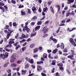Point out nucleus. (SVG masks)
<instances>
[{
	"label": "nucleus",
	"mask_w": 76,
	"mask_h": 76,
	"mask_svg": "<svg viewBox=\"0 0 76 76\" xmlns=\"http://www.w3.org/2000/svg\"><path fill=\"white\" fill-rule=\"evenodd\" d=\"M71 54L68 56L67 58H70L72 60H75V59L73 58L74 57V56L75 55V51H74V50H71Z\"/></svg>",
	"instance_id": "obj_1"
},
{
	"label": "nucleus",
	"mask_w": 76,
	"mask_h": 76,
	"mask_svg": "<svg viewBox=\"0 0 76 76\" xmlns=\"http://www.w3.org/2000/svg\"><path fill=\"white\" fill-rule=\"evenodd\" d=\"M4 32L5 33H7L6 38L7 39H8L9 38L10 36L11 35V33L13 32V30H12L9 32L7 31V30H5Z\"/></svg>",
	"instance_id": "obj_2"
},
{
	"label": "nucleus",
	"mask_w": 76,
	"mask_h": 76,
	"mask_svg": "<svg viewBox=\"0 0 76 76\" xmlns=\"http://www.w3.org/2000/svg\"><path fill=\"white\" fill-rule=\"evenodd\" d=\"M23 31L24 32H26V31L27 33H29V31H30V29L28 27V26H25L23 28Z\"/></svg>",
	"instance_id": "obj_3"
},
{
	"label": "nucleus",
	"mask_w": 76,
	"mask_h": 76,
	"mask_svg": "<svg viewBox=\"0 0 76 76\" xmlns=\"http://www.w3.org/2000/svg\"><path fill=\"white\" fill-rule=\"evenodd\" d=\"M48 31V28H47L46 26L44 27L42 30V31L43 32V34L47 33Z\"/></svg>",
	"instance_id": "obj_4"
},
{
	"label": "nucleus",
	"mask_w": 76,
	"mask_h": 76,
	"mask_svg": "<svg viewBox=\"0 0 76 76\" xmlns=\"http://www.w3.org/2000/svg\"><path fill=\"white\" fill-rule=\"evenodd\" d=\"M28 38V35L27 34L26 36L23 34H22L21 35V37H19L20 39H22L23 38Z\"/></svg>",
	"instance_id": "obj_5"
},
{
	"label": "nucleus",
	"mask_w": 76,
	"mask_h": 76,
	"mask_svg": "<svg viewBox=\"0 0 76 76\" xmlns=\"http://www.w3.org/2000/svg\"><path fill=\"white\" fill-rule=\"evenodd\" d=\"M37 70L39 72H41L42 70V67L41 66L38 65L37 66Z\"/></svg>",
	"instance_id": "obj_6"
},
{
	"label": "nucleus",
	"mask_w": 76,
	"mask_h": 76,
	"mask_svg": "<svg viewBox=\"0 0 76 76\" xmlns=\"http://www.w3.org/2000/svg\"><path fill=\"white\" fill-rule=\"evenodd\" d=\"M15 39H9V41L8 42V44H14L15 41Z\"/></svg>",
	"instance_id": "obj_7"
},
{
	"label": "nucleus",
	"mask_w": 76,
	"mask_h": 76,
	"mask_svg": "<svg viewBox=\"0 0 76 76\" xmlns=\"http://www.w3.org/2000/svg\"><path fill=\"white\" fill-rule=\"evenodd\" d=\"M31 10L33 11V12L34 13H37V11H37V9L36 8H35V6H33L32 7Z\"/></svg>",
	"instance_id": "obj_8"
},
{
	"label": "nucleus",
	"mask_w": 76,
	"mask_h": 76,
	"mask_svg": "<svg viewBox=\"0 0 76 76\" xmlns=\"http://www.w3.org/2000/svg\"><path fill=\"white\" fill-rule=\"evenodd\" d=\"M37 16H34L32 18V19H31V21H35V20H36L37 19Z\"/></svg>",
	"instance_id": "obj_9"
},
{
	"label": "nucleus",
	"mask_w": 76,
	"mask_h": 76,
	"mask_svg": "<svg viewBox=\"0 0 76 76\" xmlns=\"http://www.w3.org/2000/svg\"><path fill=\"white\" fill-rule=\"evenodd\" d=\"M74 1H75V0H68V2H67V4H71V3H73Z\"/></svg>",
	"instance_id": "obj_10"
},
{
	"label": "nucleus",
	"mask_w": 76,
	"mask_h": 76,
	"mask_svg": "<svg viewBox=\"0 0 76 76\" xmlns=\"http://www.w3.org/2000/svg\"><path fill=\"white\" fill-rule=\"evenodd\" d=\"M27 72V71L26 70H22L21 71V75H25L26 73Z\"/></svg>",
	"instance_id": "obj_11"
},
{
	"label": "nucleus",
	"mask_w": 76,
	"mask_h": 76,
	"mask_svg": "<svg viewBox=\"0 0 76 76\" xmlns=\"http://www.w3.org/2000/svg\"><path fill=\"white\" fill-rule=\"evenodd\" d=\"M40 27L41 26H36L34 28V29L35 30V31H36L37 30L38 31L40 28Z\"/></svg>",
	"instance_id": "obj_12"
},
{
	"label": "nucleus",
	"mask_w": 76,
	"mask_h": 76,
	"mask_svg": "<svg viewBox=\"0 0 76 76\" xmlns=\"http://www.w3.org/2000/svg\"><path fill=\"white\" fill-rule=\"evenodd\" d=\"M69 41H70V43L73 44V42H74V39L73 38H69Z\"/></svg>",
	"instance_id": "obj_13"
},
{
	"label": "nucleus",
	"mask_w": 76,
	"mask_h": 76,
	"mask_svg": "<svg viewBox=\"0 0 76 76\" xmlns=\"http://www.w3.org/2000/svg\"><path fill=\"white\" fill-rule=\"evenodd\" d=\"M12 46V45L10 44H9L7 45L5 47V48H11Z\"/></svg>",
	"instance_id": "obj_14"
},
{
	"label": "nucleus",
	"mask_w": 76,
	"mask_h": 76,
	"mask_svg": "<svg viewBox=\"0 0 76 76\" xmlns=\"http://www.w3.org/2000/svg\"><path fill=\"white\" fill-rule=\"evenodd\" d=\"M3 55L4 58H7V57L9 56V53H5V54H4V53H3Z\"/></svg>",
	"instance_id": "obj_15"
},
{
	"label": "nucleus",
	"mask_w": 76,
	"mask_h": 76,
	"mask_svg": "<svg viewBox=\"0 0 76 76\" xmlns=\"http://www.w3.org/2000/svg\"><path fill=\"white\" fill-rule=\"evenodd\" d=\"M50 8L51 12H52L53 13V14L54 13V10L52 6H51L50 7Z\"/></svg>",
	"instance_id": "obj_16"
},
{
	"label": "nucleus",
	"mask_w": 76,
	"mask_h": 76,
	"mask_svg": "<svg viewBox=\"0 0 76 76\" xmlns=\"http://www.w3.org/2000/svg\"><path fill=\"white\" fill-rule=\"evenodd\" d=\"M56 7L57 8H58V12L60 10V6L59 5H56Z\"/></svg>",
	"instance_id": "obj_17"
},
{
	"label": "nucleus",
	"mask_w": 76,
	"mask_h": 76,
	"mask_svg": "<svg viewBox=\"0 0 76 76\" xmlns=\"http://www.w3.org/2000/svg\"><path fill=\"white\" fill-rule=\"evenodd\" d=\"M52 63H51V65L54 66L56 65V61L54 60H53L52 61Z\"/></svg>",
	"instance_id": "obj_18"
},
{
	"label": "nucleus",
	"mask_w": 76,
	"mask_h": 76,
	"mask_svg": "<svg viewBox=\"0 0 76 76\" xmlns=\"http://www.w3.org/2000/svg\"><path fill=\"white\" fill-rule=\"evenodd\" d=\"M57 51H58V49L57 48H56L53 51L52 53H53V54H55V53H57Z\"/></svg>",
	"instance_id": "obj_19"
},
{
	"label": "nucleus",
	"mask_w": 76,
	"mask_h": 76,
	"mask_svg": "<svg viewBox=\"0 0 76 76\" xmlns=\"http://www.w3.org/2000/svg\"><path fill=\"white\" fill-rule=\"evenodd\" d=\"M61 49H64V44L63 43H61Z\"/></svg>",
	"instance_id": "obj_20"
},
{
	"label": "nucleus",
	"mask_w": 76,
	"mask_h": 76,
	"mask_svg": "<svg viewBox=\"0 0 76 76\" xmlns=\"http://www.w3.org/2000/svg\"><path fill=\"white\" fill-rule=\"evenodd\" d=\"M57 66H59V67H63V63H60L59 64H57Z\"/></svg>",
	"instance_id": "obj_21"
},
{
	"label": "nucleus",
	"mask_w": 76,
	"mask_h": 76,
	"mask_svg": "<svg viewBox=\"0 0 76 76\" xmlns=\"http://www.w3.org/2000/svg\"><path fill=\"white\" fill-rule=\"evenodd\" d=\"M71 10H69V11L67 12L66 15V17H67V16H69V15H70V12Z\"/></svg>",
	"instance_id": "obj_22"
},
{
	"label": "nucleus",
	"mask_w": 76,
	"mask_h": 76,
	"mask_svg": "<svg viewBox=\"0 0 76 76\" xmlns=\"http://www.w3.org/2000/svg\"><path fill=\"white\" fill-rule=\"evenodd\" d=\"M43 63H44L43 61H37V64H43Z\"/></svg>",
	"instance_id": "obj_23"
},
{
	"label": "nucleus",
	"mask_w": 76,
	"mask_h": 76,
	"mask_svg": "<svg viewBox=\"0 0 76 76\" xmlns=\"http://www.w3.org/2000/svg\"><path fill=\"white\" fill-rule=\"evenodd\" d=\"M38 48H35L33 50L34 53H35L37 52H38Z\"/></svg>",
	"instance_id": "obj_24"
},
{
	"label": "nucleus",
	"mask_w": 76,
	"mask_h": 76,
	"mask_svg": "<svg viewBox=\"0 0 76 76\" xmlns=\"http://www.w3.org/2000/svg\"><path fill=\"white\" fill-rule=\"evenodd\" d=\"M11 58L12 59L16 60V55L14 54H13L11 56Z\"/></svg>",
	"instance_id": "obj_25"
},
{
	"label": "nucleus",
	"mask_w": 76,
	"mask_h": 76,
	"mask_svg": "<svg viewBox=\"0 0 76 76\" xmlns=\"http://www.w3.org/2000/svg\"><path fill=\"white\" fill-rule=\"evenodd\" d=\"M29 62L31 64H33V63H34V61L33 60V59L32 58L30 59V61H29Z\"/></svg>",
	"instance_id": "obj_26"
},
{
	"label": "nucleus",
	"mask_w": 76,
	"mask_h": 76,
	"mask_svg": "<svg viewBox=\"0 0 76 76\" xmlns=\"http://www.w3.org/2000/svg\"><path fill=\"white\" fill-rule=\"evenodd\" d=\"M43 57L44 58H47V54L46 53H44L43 55Z\"/></svg>",
	"instance_id": "obj_27"
},
{
	"label": "nucleus",
	"mask_w": 76,
	"mask_h": 76,
	"mask_svg": "<svg viewBox=\"0 0 76 76\" xmlns=\"http://www.w3.org/2000/svg\"><path fill=\"white\" fill-rule=\"evenodd\" d=\"M16 66H17V65L15 63H13L11 64V66L12 67H16Z\"/></svg>",
	"instance_id": "obj_28"
},
{
	"label": "nucleus",
	"mask_w": 76,
	"mask_h": 76,
	"mask_svg": "<svg viewBox=\"0 0 76 76\" xmlns=\"http://www.w3.org/2000/svg\"><path fill=\"white\" fill-rule=\"evenodd\" d=\"M21 15L22 16L23 15H26V13H25V12H23V10L21 11Z\"/></svg>",
	"instance_id": "obj_29"
},
{
	"label": "nucleus",
	"mask_w": 76,
	"mask_h": 76,
	"mask_svg": "<svg viewBox=\"0 0 76 76\" xmlns=\"http://www.w3.org/2000/svg\"><path fill=\"white\" fill-rule=\"evenodd\" d=\"M35 45V44H31L30 45V48H34Z\"/></svg>",
	"instance_id": "obj_30"
},
{
	"label": "nucleus",
	"mask_w": 76,
	"mask_h": 76,
	"mask_svg": "<svg viewBox=\"0 0 76 76\" xmlns=\"http://www.w3.org/2000/svg\"><path fill=\"white\" fill-rule=\"evenodd\" d=\"M0 9H1V10H2V12H4V11L5 10H4V8L2 6H1V7H0Z\"/></svg>",
	"instance_id": "obj_31"
},
{
	"label": "nucleus",
	"mask_w": 76,
	"mask_h": 76,
	"mask_svg": "<svg viewBox=\"0 0 76 76\" xmlns=\"http://www.w3.org/2000/svg\"><path fill=\"white\" fill-rule=\"evenodd\" d=\"M28 14H31V9H28Z\"/></svg>",
	"instance_id": "obj_32"
},
{
	"label": "nucleus",
	"mask_w": 76,
	"mask_h": 76,
	"mask_svg": "<svg viewBox=\"0 0 76 76\" xmlns=\"http://www.w3.org/2000/svg\"><path fill=\"white\" fill-rule=\"evenodd\" d=\"M48 10V8H47V7H45L43 8V11L44 12H45L47 10Z\"/></svg>",
	"instance_id": "obj_33"
},
{
	"label": "nucleus",
	"mask_w": 76,
	"mask_h": 76,
	"mask_svg": "<svg viewBox=\"0 0 76 76\" xmlns=\"http://www.w3.org/2000/svg\"><path fill=\"white\" fill-rule=\"evenodd\" d=\"M25 59L28 62H29V61H30V60H31V59L30 58H28V57L26 58Z\"/></svg>",
	"instance_id": "obj_34"
},
{
	"label": "nucleus",
	"mask_w": 76,
	"mask_h": 76,
	"mask_svg": "<svg viewBox=\"0 0 76 76\" xmlns=\"http://www.w3.org/2000/svg\"><path fill=\"white\" fill-rule=\"evenodd\" d=\"M70 15H72V16H75V12L74 11H72V12L70 13Z\"/></svg>",
	"instance_id": "obj_35"
},
{
	"label": "nucleus",
	"mask_w": 76,
	"mask_h": 76,
	"mask_svg": "<svg viewBox=\"0 0 76 76\" xmlns=\"http://www.w3.org/2000/svg\"><path fill=\"white\" fill-rule=\"evenodd\" d=\"M53 41L54 43H57V40L55 38H54L52 40Z\"/></svg>",
	"instance_id": "obj_36"
},
{
	"label": "nucleus",
	"mask_w": 76,
	"mask_h": 76,
	"mask_svg": "<svg viewBox=\"0 0 76 76\" xmlns=\"http://www.w3.org/2000/svg\"><path fill=\"white\" fill-rule=\"evenodd\" d=\"M29 67V64H26L25 66V69H28Z\"/></svg>",
	"instance_id": "obj_37"
},
{
	"label": "nucleus",
	"mask_w": 76,
	"mask_h": 76,
	"mask_svg": "<svg viewBox=\"0 0 76 76\" xmlns=\"http://www.w3.org/2000/svg\"><path fill=\"white\" fill-rule=\"evenodd\" d=\"M11 2L13 4H16V0H11Z\"/></svg>",
	"instance_id": "obj_38"
},
{
	"label": "nucleus",
	"mask_w": 76,
	"mask_h": 76,
	"mask_svg": "<svg viewBox=\"0 0 76 76\" xmlns=\"http://www.w3.org/2000/svg\"><path fill=\"white\" fill-rule=\"evenodd\" d=\"M59 68L61 71H64V69L62 66L59 67Z\"/></svg>",
	"instance_id": "obj_39"
},
{
	"label": "nucleus",
	"mask_w": 76,
	"mask_h": 76,
	"mask_svg": "<svg viewBox=\"0 0 76 76\" xmlns=\"http://www.w3.org/2000/svg\"><path fill=\"white\" fill-rule=\"evenodd\" d=\"M48 36V34H45L44 36H43V38H46V37H47V36Z\"/></svg>",
	"instance_id": "obj_40"
},
{
	"label": "nucleus",
	"mask_w": 76,
	"mask_h": 76,
	"mask_svg": "<svg viewBox=\"0 0 76 76\" xmlns=\"http://www.w3.org/2000/svg\"><path fill=\"white\" fill-rule=\"evenodd\" d=\"M42 23V22L41 21H39L37 23V25H41Z\"/></svg>",
	"instance_id": "obj_41"
},
{
	"label": "nucleus",
	"mask_w": 76,
	"mask_h": 76,
	"mask_svg": "<svg viewBox=\"0 0 76 76\" xmlns=\"http://www.w3.org/2000/svg\"><path fill=\"white\" fill-rule=\"evenodd\" d=\"M67 48H65L63 50V52L64 53L67 52Z\"/></svg>",
	"instance_id": "obj_42"
},
{
	"label": "nucleus",
	"mask_w": 76,
	"mask_h": 76,
	"mask_svg": "<svg viewBox=\"0 0 76 76\" xmlns=\"http://www.w3.org/2000/svg\"><path fill=\"white\" fill-rule=\"evenodd\" d=\"M37 34V32H36L34 33H33L31 35V37H33V36H35Z\"/></svg>",
	"instance_id": "obj_43"
},
{
	"label": "nucleus",
	"mask_w": 76,
	"mask_h": 76,
	"mask_svg": "<svg viewBox=\"0 0 76 76\" xmlns=\"http://www.w3.org/2000/svg\"><path fill=\"white\" fill-rule=\"evenodd\" d=\"M19 43L18 42H16L15 43H13V45H14V46H15V47L17 46L18 45V43Z\"/></svg>",
	"instance_id": "obj_44"
},
{
	"label": "nucleus",
	"mask_w": 76,
	"mask_h": 76,
	"mask_svg": "<svg viewBox=\"0 0 76 76\" xmlns=\"http://www.w3.org/2000/svg\"><path fill=\"white\" fill-rule=\"evenodd\" d=\"M35 22H32L31 24V26H34L35 25Z\"/></svg>",
	"instance_id": "obj_45"
},
{
	"label": "nucleus",
	"mask_w": 76,
	"mask_h": 76,
	"mask_svg": "<svg viewBox=\"0 0 76 76\" xmlns=\"http://www.w3.org/2000/svg\"><path fill=\"white\" fill-rule=\"evenodd\" d=\"M38 50L39 51H41L42 50V47H39L38 48Z\"/></svg>",
	"instance_id": "obj_46"
},
{
	"label": "nucleus",
	"mask_w": 76,
	"mask_h": 76,
	"mask_svg": "<svg viewBox=\"0 0 76 76\" xmlns=\"http://www.w3.org/2000/svg\"><path fill=\"white\" fill-rule=\"evenodd\" d=\"M18 37H19V34L17 33L16 34V35L15 36V39H18Z\"/></svg>",
	"instance_id": "obj_47"
},
{
	"label": "nucleus",
	"mask_w": 76,
	"mask_h": 76,
	"mask_svg": "<svg viewBox=\"0 0 76 76\" xmlns=\"http://www.w3.org/2000/svg\"><path fill=\"white\" fill-rule=\"evenodd\" d=\"M49 22H50V21L49 20H47L45 22V25H47V24L49 23Z\"/></svg>",
	"instance_id": "obj_48"
},
{
	"label": "nucleus",
	"mask_w": 76,
	"mask_h": 76,
	"mask_svg": "<svg viewBox=\"0 0 76 76\" xmlns=\"http://www.w3.org/2000/svg\"><path fill=\"white\" fill-rule=\"evenodd\" d=\"M9 25H6L5 26V28L6 29H9Z\"/></svg>",
	"instance_id": "obj_49"
},
{
	"label": "nucleus",
	"mask_w": 76,
	"mask_h": 76,
	"mask_svg": "<svg viewBox=\"0 0 76 76\" xmlns=\"http://www.w3.org/2000/svg\"><path fill=\"white\" fill-rule=\"evenodd\" d=\"M13 26H16L17 25L16 24V22H14L12 24Z\"/></svg>",
	"instance_id": "obj_50"
},
{
	"label": "nucleus",
	"mask_w": 76,
	"mask_h": 76,
	"mask_svg": "<svg viewBox=\"0 0 76 76\" xmlns=\"http://www.w3.org/2000/svg\"><path fill=\"white\" fill-rule=\"evenodd\" d=\"M19 47H20V46L19 44L15 48V50H18L19 48Z\"/></svg>",
	"instance_id": "obj_51"
},
{
	"label": "nucleus",
	"mask_w": 76,
	"mask_h": 76,
	"mask_svg": "<svg viewBox=\"0 0 76 76\" xmlns=\"http://www.w3.org/2000/svg\"><path fill=\"white\" fill-rule=\"evenodd\" d=\"M54 70H55V69L54 68H53V69H52L51 73H54Z\"/></svg>",
	"instance_id": "obj_52"
},
{
	"label": "nucleus",
	"mask_w": 76,
	"mask_h": 76,
	"mask_svg": "<svg viewBox=\"0 0 76 76\" xmlns=\"http://www.w3.org/2000/svg\"><path fill=\"white\" fill-rule=\"evenodd\" d=\"M41 75L42 76H47V75H46V74L43 73L42 72L41 73Z\"/></svg>",
	"instance_id": "obj_53"
},
{
	"label": "nucleus",
	"mask_w": 76,
	"mask_h": 76,
	"mask_svg": "<svg viewBox=\"0 0 76 76\" xmlns=\"http://www.w3.org/2000/svg\"><path fill=\"white\" fill-rule=\"evenodd\" d=\"M21 50L22 51H25V50H26V47H24L22 48H21Z\"/></svg>",
	"instance_id": "obj_54"
},
{
	"label": "nucleus",
	"mask_w": 76,
	"mask_h": 76,
	"mask_svg": "<svg viewBox=\"0 0 76 76\" xmlns=\"http://www.w3.org/2000/svg\"><path fill=\"white\" fill-rule=\"evenodd\" d=\"M0 6H4V3H2L1 2H0Z\"/></svg>",
	"instance_id": "obj_55"
},
{
	"label": "nucleus",
	"mask_w": 76,
	"mask_h": 76,
	"mask_svg": "<svg viewBox=\"0 0 76 76\" xmlns=\"http://www.w3.org/2000/svg\"><path fill=\"white\" fill-rule=\"evenodd\" d=\"M15 60L16 59H12L10 60V61L12 63H13V62H14V61H15Z\"/></svg>",
	"instance_id": "obj_56"
},
{
	"label": "nucleus",
	"mask_w": 76,
	"mask_h": 76,
	"mask_svg": "<svg viewBox=\"0 0 76 76\" xmlns=\"http://www.w3.org/2000/svg\"><path fill=\"white\" fill-rule=\"evenodd\" d=\"M51 3H52V1H49L48 2V4H49V5H50Z\"/></svg>",
	"instance_id": "obj_57"
},
{
	"label": "nucleus",
	"mask_w": 76,
	"mask_h": 76,
	"mask_svg": "<svg viewBox=\"0 0 76 76\" xmlns=\"http://www.w3.org/2000/svg\"><path fill=\"white\" fill-rule=\"evenodd\" d=\"M45 16H44L40 20H44V19H45Z\"/></svg>",
	"instance_id": "obj_58"
},
{
	"label": "nucleus",
	"mask_w": 76,
	"mask_h": 76,
	"mask_svg": "<svg viewBox=\"0 0 76 76\" xmlns=\"http://www.w3.org/2000/svg\"><path fill=\"white\" fill-rule=\"evenodd\" d=\"M8 64H9V62H7V63L5 64L4 65V67H7V65H8Z\"/></svg>",
	"instance_id": "obj_59"
},
{
	"label": "nucleus",
	"mask_w": 76,
	"mask_h": 76,
	"mask_svg": "<svg viewBox=\"0 0 76 76\" xmlns=\"http://www.w3.org/2000/svg\"><path fill=\"white\" fill-rule=\"evenodd\" d=\"M31 67L33 68V69H34L35 68V65H31Z\"/></svg>",
	"instance_id": "obj_60"
},
{
	"label": "nucleus",
	"mask_w": 76,
	"mask_h": 76,
	"mask_svg": "<svg viewBox=\"0 0 76 76\" xmlns=\"http://www.w3.org/2000/svg\"><path fill=\"white\" fill-rule=\"evenodd\" d=\"M24 6L23 5H20V6H19V9H20V8H22V7H23Z\"/></svg>",
	"instance_id": "obj_61"
},
{
	"label": "nucleus",
	"mask_w": 76,
	"mask_h": 76,
	"mask_svg": "<svg viewBox=\"0 0 76 76\" xmlns=\"http://www.w3.org/2000/svg\"><path fill=\"white\" fill-rule=\"evenodd\" d=\"M22 61H18L17 62V63L18 64H20L22 63Z\"/></svg>",
	"instance_id": "obj_62"
},
{
	"label": "nucleus",
	"mask_w": 76,
	"mask_h": 76,
	"mask_svg": "<svg viewBox=\"0 0 76 76\" xmlns=\"http://www.w3.org/2000/svg\"><path fill=\"white\" fill-rule=\"evenodd\" d=\"M51 51H52V50H49V49L47 50V52H48V53H51Z\"/></svg>",
	"instance_id": "obj_63"
},
{
	"label": "nucleus",
	"mask_w": 76,
	"mask_h": 76,
	"mask_svg": "<svg viewBox=\"0 0 76 76\" xmlns=\"http://www.w3.org/2000/svg\"><path fill=\"white\" fill-rule=\"evenodd\" d=\"M58 58V56L57 55H56L54 56V58H55V59H57V58Z\"/></svg>",
	"instance_id": "obj_64"
}]
</instances>
